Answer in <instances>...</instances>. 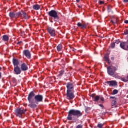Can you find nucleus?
<instances>
[{
	"label": "nucleus",
	"instance_id": "nucleus-1",
	"mask_svg": "<svg viewBox=\"0 0 128 128\" xmlns=\"http://www.w3.org/2000/svg\"><path fill=\"white\" fill-rule=\"evenodd\" d=\"M28 100L30 102L28 106L31 108H36L38 106L37 104H38V102H44V96L40 94L36 96V92L33 91L28 94Z\"/></svg>",
	"mask_w": 128,
	"mask_h": 128
},
{
	"label": "nucleus",
	"instance_id": "nucleus-2",
	"mask_svg": "<svg viewBox=\"0 0 128 128\" xmlns=\"http://www.w3.org/2000/svg\"><path fill=\"white\" fill-rule=\"evenodd\" d=\"M74 116L78 118L82 116V112L79 110H70L68 113V116L67 118L68 120H73V122H76L78 121V120Z\"/></svg>",
	"mask_w": 128,
	"mask_h": 128
},
{
	"label": "nucleus",
	"instance_id": "nucleus-3",
	"mask_svg": "<svg viewBox=\"0 0 128 128\" xmlns=\"http://www.w3.org/2000/svg\"><path fill=\"white\" fill-rule=\"evenodd\" d=\"M49 16L54 18V22H60V16H58V12L55 10H52L48 12Z\"/></svg>",
	"mask_w": 128,
	"mask_h": 128
},
{
	"label": "nucleus",
	"instance_id": "nucleus-4",
	"mask_svg": "<svg viewBox=\"0 0 128 128\" xmlns=\"http://www.w3.org/2000/svg\"><path fill=\"white\" fill-rule=\"evenodd\" d=\"M26 109L17 108L15 110V114L18 118H22V114H26Z\"/></svg>",
	"mask_w": 128,
	"mask_h": 128
},
{
	"label": "nucleus",
	"instance_id": "nucleus-5",
	"mask_svg": "<svg viewBox=\"0 0 128 128\" xmlns=\"http://www.w3.org/2000/svg\"><path fill=\"white\" fill-rule=\"evenodd\" d=\"M19 18H22V20H30V16H28L26 12L22 10L21 12H19Z\"/></svg>",
	"mask_w": 128,
	"mask_h": 128
},
{
	"label": "nucleus",
	"instance_id": "nucleus-6",
	"mask_svg": "<svg viewBox=\"0 0 128 128\" xmlns=\"http://www.w3.org/2000/svg\"><path fill=\"white\" fill-rule=\"evenodd\" d=\"M74 91H67L66 92V98L68 100H74L76 98V96H74Z\"/></svg>",
	"mask_w": 128,
	"mask_h": 128
},
{
	"label": "nucleus",
	"instance_id": "nucleus-7",
	"mask_svg": "<svg viewBox=\"0 0 128 128\" xmlns=\"http://www.w3.org/2000/svg\"><path fill=\"white\" fill-rule=\"evenodd\" d=\"M74 86H76L74 83L68 82L66 84L67 92H74Z\"/></svg>",
	"mask_w": 128,
	"mask_h": 128
},
{
	"label": "nucleus",
	"instance_id": "nucleus-8",
	"mask_svg": "<svg viewBox=\"0 0 128 128\" xmlns=\"http://www.w3.org/2000/svg\"><path fill=\"white\" fill-rule=\"evenodd\" d=\"M9 16L11 20H12L13 18H20V12H18V13L11 12L10 13Z\"/></svg>",
	"mask_w": 128,
	"mask_h": 128
},
{
	"label": "nucleus",
	"instance_id": "nucleus-9",
	"mask_svg": "<svg viewBox=\"0 0 128 128\" xmlns=\"http://www.w3.org/2000/svg\"><path fill=\"white\" fill-rule=\"evenodd\" d=\"M23 54L24 56H25L28 60H30V58H32V53H30V52L28 50H24L23 52Z\"/></svg>",
	"mask_w": 128,
	"mask_h": 128
},
{
	"label": "nucleus",
	"instance_id": "nucleus-10",
	"mask_svg": "<svg viewBox=\"0 0 128 128\" xmlns=\"http://www.w3.org/2000/svg\"><path fill=\"white\" fill-rule=\"evenodd\" d=\"M14 74H16V76H19V74H22V69H20V66H15L14 68Z\"/></svg>",
	"mask_w": 128,
	"mask_h": 128
},
{
	"label": "nucleus",
	"instance_id": "nucleus-11",
	"mask_svg": "<svg viewBox=\"0 0 128 128\" xmlns=\"http://www.w3.org/2000/svg\"><path fill=\"white\" fill-rule=\"evenodd\" d=\"M48 32L50 34L51 36L54 37L56 36V30H54L53 28H48Z\"/></svg>",
	"mask_w": 128,
	"mask_h": 128
},
{
	"label": "nucleus",
	"instance_id": "nucleus-12",
	"mask_svg": "<svg viewBox=\"0 0 128 128\" xmlns=\"http://www.w3.org/2000/svg\"><path fill=\"white\" fill-rule=\"evenodd\" d=\"M106 84H107L109 85V86H118V82H116V81H108L107 82H106Z\"/></svg>",
	"mask_w": 128,
	"mask_h": 128
},
{
	"label": "nucleus",
	"instance_id": "nucleus-13",
	"mask_svg": "<svg viewBox=\"0 0 128 128\" xmlns=\"http://www.w3.org/2000/svg\"><path fill=\"white\" fill-rule=\"evenodd\" d=\"M21 70H22V72H26L28 70V67L26 64L24 63L21 65Z\"/></svg>",
	"mask_w": 128,
	"mask_h": 128
},
{
	"label": "nucleus",
	"instance_id": "nucleus-14",
	"mask_svg": "<svg viewBox=\"0 0 128 128\" xmlns=\"http://www.w3.org/2000/svg\"><path fill=\"white\" fill-rule=\"evenodd\" d=\"M108 74H109V76H114V70H112V66H109L108 68Z\"/></svg>",
	"mask_w": 128,
	"mask_h": 128
},
{
	"label": "nucleus",
	"instance_id": "nucleus-15",
	"mask_svg": "<svg viewBox=\"0 0 128 128\" xmlns=\"http://www.w3.org/2000/svg\"><path fill=\"white\" fill-rule=\"evenodd\" d=\"M93 100L96 102H98L100 97V96H96V94H92L91 96Z\"/></svg>",
	"mask_w": 128,
	"mask_h": 128
},
{
	"label": "nucleus",
	"instance_id": "nucleus-16",
	"mask_svg": "<svg viewBox=\"0 0 128 128\" xmlns=\"http://www.w3.org/2000/svg\"><path fill=\"white\" fill-rule=\"evenodd\" d=\"M78 26V28H81L84 29V28H86L87 26H88V24H82L80 22H78L77 24Z\"/></svg>",
	"mask_w": 128,
	"mask_h": 128
},
{
	"label": "nucleus",
	"instance_id": "nucleus-17",
	"mask_svg": "<svg viewBox=\"0 0 128 128\" xmlns=\"http://www.w3.org/2000/svg\"><path fill=\"white\" fill-rule=\"evenodd\" d=\"M126 42H122L120 44V47L122 50H128V48H126Z\"/></svg>",
	"mask_w": 128,
	"mask_h": 128
},
{
	"label": "nucleus",
	"instance_id": "nucleus-18",
	"mask_svg": "<svg viewBox=\"0 0 128 128\" xmlns=\"http://www.w3.org/2000/svg\"><path fill=\"white\" fill-rule=\"evenodd\" d=\"M12 63L14 67L18 66L20 65V62L18 61V60L14 58L12 60Z\"/></svg>",
	"mask_w": 128,
	"mask_h": 128
},
{
	"label": "nucleus",
	"instance_id": "nucleus-19",
	"mask_svg": "<svg viewBox=\"0 0 128 128\" xmlns=\"http://www.w3.org/2000/svg\"><path fill=\"white\" fill-rule=\"evenodd\" d=\"M106 62H108V64H110V54H106L104 58Z\"/></svg>",
	"mask_w": 128,
	"mask_h": 128
},
{
	"label": "nucleus",
	"instance_id": "nucleus-20",
	"mask_svg": "<svg viewBox=\"0 0 128 128\" xmlns=\"http://www.w3.org/2000/svg\"><path fill=\"white\" fill-rule=\"evenodd\" d=\"M2 40L4 42H8V40H10V37H8V35H4L2 36Z\"/></svg>",
	"mask_w": 128,
	"mask_h": 128
},
{
	"label": "nucleus",
	"instance_id": "nucleus-21",
	"mask_svg": "<svg viewBox=\"0 0 128 128\" xmlns=\"http://www.w3.org/2000/svg\"><path fill=\"white\" fill-rule=\"evenodd\" d=\"M33 8L34 10H40V6L38 4H36L33 6Z\"/></svg>",
	"mask_w": 128,
	"mask_h": 128
},
{
	"label": "nucleus",
	"instance_id": "nucleus-22",
	"mask_svg": "<svg viewBox=\"0 0 128 128\" xmlns=\"http://www.w3.org/2000/svg\"><path fill=\"white\" fill-rule=\"evenodd\" d=\"M112 108H118V106H116V101L113 100L112 102Z\"/></svg>",
	"mask_w": 128,
	"mask_h": 128
},
{
	"label": "nucleus",
	"instance_id": "nucleus-23",
	"mask_svg": "<svg viewBox=\"0 0 128 128\" xmlns=\"http://www.w3.org/2000/svg\"><path fill=\"white\" fill-rule=\"evenodd\" d=\"M57 50L58 52H62V44H59L57 46Z\"/></svg>",
	"mask_w": 128,
	"mask_h": 128
},
{
	"label": "nucleus",
	"instance_id": "nucleus-24",
	"mask_svg": "<svg viewBox=\"0 0 128 128\" xmlns=\"http://www.w3.org/2000/svg\"><path fill=\"white\" fill-rule=\"evenodd\" d=\"M122 82H128V76L126 78H122Z\"/></svg>",
	"mask_w": 128,
	"mask_h": 128
},
{
	"label": "nucleus",
	"instance_id": "nucleus-25",
	"mask_svg": "<svg viewBox=\"0 0 128 128\" xmlns=\"http://www.w3.org/2000/svg\"><path fill=\"white\" fill-rule=\"evenodd\" d=\"M104 124H100V123H99L98 125V128H104Z\"/></svg>",
	"mask_w": 128,
	"mask_h": 128
},
{
	"label": "nucleus",
	"instance_id": "nucleus-26",
	"mask_svg": "<svg viewBox=\"0 0 128 128\" xmlns=\"http://www.w3.org/2000/svg\"><path fill=\"white\" fill-rule=\"evenodd\" d=\"M112 70L114 69L113 71L114 72H116L118 71V66H112Z\"/></svg>",
	"mask_w": 128,
	"mask_h": 128
},
{
	"label": "nucleus",
	"instance_id": "nucleus-27",
	"mask_svg": "<svg viewBox=\"0 0 128 128\" xmlns=\"http://www.w3.org/2000/svg\"><path fill=\"white\" fill-rule=\"evenodd\" d=\"M118 19L114 21V20H111V22L112 23V24H114H114H118Z\"/></svg>",
	"mask_w": 128,
	"mask_h": 128
},
{
	"label": "nucleus",
	"instance_id": "nucleus-28",
	"mask_svg": "<svg viewBox=\"0 0 128 128\" xmlns=\"http://www.w3.org/2000/svg\"><path fill=\"white\" fill-rule=\"evenodd\" d=\"M64 74V71L62 70L60 72L59 76H62Z\"/></svg>",
	"mask_w": 128,
	"mask_h": 128
},
{
	"label": "nucleus",
	"instance_id": "nucleus-29",
	"mask_svg": "<svg viewBox=\"0 0 128 128\" xmlns=\"http://www.w3.org/2000/svg\"><path fill=\"white\" fill-rule=\"evenodd\" d=\"M118 94V90H114L113 94L116 95V94Z\"/></svg>",
	"mask_w": 128,
	"mask_h": 128
},
{
	"label": "nucleus",
	"instance_id": "nucleus-30",
	"mask_svg": "<svg viewBox=\"0 0 128 128\" xmlns=\"http://www.w3.org/2000/svg\"><path fill=\"white\" fill-rule=\"evenodd\" d=\"M112 48H116V43H113L111 44Z\"/></svg>",
	"mask_w": 128,
	"mask_h": 128
},
{
	"label": "nucleus",
	"instance_id": "nucleus-31",
	"mask_svg": "<svg viewBox=\"0 0 128 128\" xmlns=\"http://www.w3.org/2000/svg\"><path fill=\"white\" fill-rule=\"evenodd\" d=\"M123 0V2H124V4H128V0Z\"/></svg>",
	"mask_w": 128,
	"mask_h": 128
},
{
	"label": "nucleus",
	"instance_id": "nucleus-32",
	"mask_svg": "<svg viewBox=\"0 0 128 128\" xmlns=\"http://www.w3.org/2000/svg\"><path fill=\"white\" fill-rule=\"evenodd\" d=\"M120 40H116V44H120Z\"/></svg>",
	"mask_w": 128,
	"mask_h": 128
},
{
	"label": "nucleus",
	"instance_id": "nucleus-33",
	"mask_svg": "<svg viewBox=\"0 0 128 128\" xmlns=\"http://www.w3.org/2000/svg\"><path fill=\"white\" fill-rule=\"evenodd\" d=\"M17 44H19L20 46L22 44V42L20 41V42H18Z\"/></svg>",
	"mask_w": 128,
	"mask_h": 128
},
{
	"label": "nucleus",
	"instance_id": "nucleus-34",
	"mask_svg": "<svg viewBox=\"0 0 128 128\" xmlns=\"http://www.w3.org/2000/svg\"><path fill=\"white\" fill-rule=\"evenodd\" d=\"M100 4H104V2L103 1H100L99 2Z\"/></svg>",
	"mask_w": 128,
	"mask_h": 128
},
{
	"label": "nucleus",
	"instance_id": "nucleus-35",
	"mask_svg": "<svg viewBox=\"0 0 128 128\" xmlns=\"http://www.w3.org/2000/svg\"><path fill=\"white\" fill-rule=\"evenodd\" d=\"M124 34L126 36H128V30L124 32Z\"/></svg>",
	"mask_w": 128,
	"mask_h": 128
},
{
	"label": "nucleus",
	"instance_id": "nucleus-36",
	"mask_svg": "<svg viewBox=\"0 0 128 128\" xmlns=\"http://www.w3.org/2000/svg\"><path fill=\"white\" fill-rule=\"evenodd\" d=\"M100 100H101L102 102H104V98H100Z\"/></svg>",
	"mask_w": 128,
	"mask_h": 128
},
{
	"label": "nucleus",
	"instance_id": "nucleus-37",
	"mask_svg": "<svg viewBox=\"0 0 128 128\" xmlns=\"http://www.w3.org/2000/svg\"><path fill=\"white\" fill-rule=\"evenodd\" d=\"M99 106H100V108H104V105H102V104H100Z\"/></svg>",
	"mask_w": 128,
	"mask_h": 128
},
{
	"label": "nucleus",
	"instance_id": "nucleus-38",
	"mask_svg": "<svg viewBox=\"0 0 128 128\" xmlns=\"http://www.w3.org/2000/svg\"><path fill=\"white\" fill-rule=\"evenodd\" d=\"M111 60H114V56L111 57Z\"/></svg>",
	"mask_w": 128,
	"mask_h": 128
},
{
	"label": "nucleus",
	"instance_id": "nucleus-39",
	"mask_svg": "<svg viewBox=\"0 0 128 128\" xmlns=\"http://www.w3.org/2000/svg\"><path fill=\"white\" fill-rule=\"evenodd\" d=\"M110 98L111 99V100H114V98H116V97H110Z\"/></svg>",
	"mask_w": 128,
	"mask_h": 128
},
{
	"label": "nucleus",
	"instance_id": "nucleus-40",
	"mask_svg": "<svg viewBox=\"0 0 128 128\" xmlns=\"http://www.w3.org/2000/svg\"><path fill=\"white\" fill-rule=\"evenodd\" d=\"M124 24H128V20H126L125 22H124Z\"/></svg>",
	"mask_w": 128,
	"mask_h": 128
},
{
	"label": "nucleus",
	"instance_id": "nucleus-41",
	"mask_svg": "<svg viewBox=\"0 0 128 128\" xmlns=\"http://www.w3.org/2000/svg\"><path fill=\"white\" fill-rule=\"evenodd\" d=\"M76 2H78H78H80V0H76Z\"/></svg>",
	"mask_w": 128,
	"mask_h": 128
},
{
	"label": "nucleus",
	"instance_id": "nucleus-42",
	"mask_svg": "<svg viewBox=\"0 0 128 128\" xmlns=\"http://www.w3.org/2000/svg\"><path fill=\"white\" fill-rule=\"evenodd\" d=\"M2 78V72H0V80Z\"/></svg>",
	"mask_w": 128,
	"mask_h": 128
},
{
	"label": "nucleus",
	"instance_id": "nucleus-43",
	"mask_svg": "<svg viewBox=\"0 0 128 128\" xmlns=\"http://www.w3.org/2000/svg\"><path fill=\"white\" fill-rule=\"evenodd\" d=\"M72 50H73V52H76V49H74V48Z\"/></svg>",
	"mask_w": 128,
	"mask_h": 128
},
{
	"label": "nucleus",
	"instance_id": "nucleus-44",
	"mask_svg": "<svg viewBox=\"0 0 128 128\" xmlns=\"http://www.w3.org/2000/svg\"><path fill=\"white\" fill-rule=\"evenodd\" d=\"M2 70V68L0 67V72Z\"/></svg>",
	"mask_w": 128,
	"mask_h": 128
},
{
	"label": "nucleus",
	"instance_id": "nucleus-45",
	"mask_svg": "<svg viewBox=\"0 0 128 128\" xmlns=\"http://www.w3.org/2000/svg\"><path fill=\"white\" fill-rule=\"evenodd\" d=\"M79 8H80V6H79Z\"/></svg>",
	"mask_w": 128,
	"mask_h": 128
}]
</instances>
